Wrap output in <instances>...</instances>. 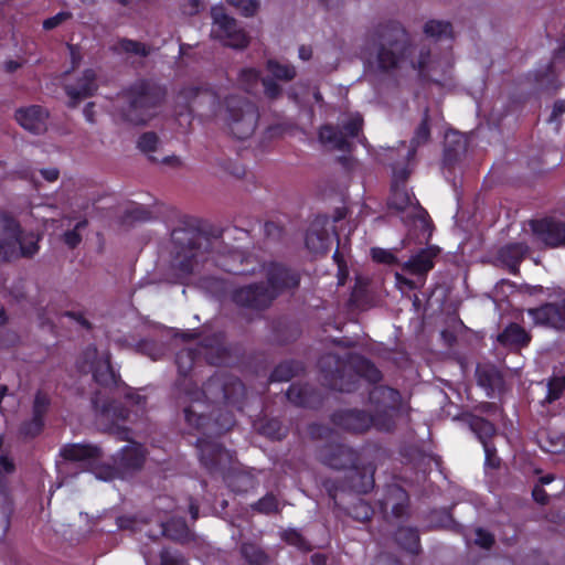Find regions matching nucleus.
<instances>
[{
    "mask_svg": "<svg viewBox=\"0 0 565 565\" xmlns=\"http://www.w3.org/2000/svg\"><path fill=\"white\" fill-rule=\"evenodd\" d=\"M228 484L236 491L246 490L248 487L253 486V480L249 476L245 473L234 475L228 478Z\"/></svg>",
    "mask_w": 565,
    "mask_h": 565,
    "instance_id": "57",
    "label": "nucleus"
},
{
    "mask_svg": "<svg viewBox=\"0 0 565 565\" xmlns=\"http://www.w3.org/2000/svg\"><path fill=\"white\" fill-rule=\"evenodd\" d=\"M363 128V117L355 113L345 115L340 119L338 127L326 125L319 131L320 141L331 148L348 151L351 148V139L359 138Z\"/></svg>",
    "mask_w": 565,
    "mask_h": 565,
    "instance_id": "10",
    "label": "nucleus"
},
{
    "mask_svg": "<svg viewBox=\"0 0 565 565\" xmlns=\"http://www.w3.org/2000/svg\"><path fill=\"white\" fill-rule=\"evenodd\" d=\"M468 540L486 550L490 548L494 543V536L490 532L481 527H477L473 531H471L468 536Z\"/></svg>",
    "mask_w": 565,
    "mask_h": 565,
    "instance_id": "48",
    "label": "nucleus"
},
{
    "mask_svg": "<svg viewBox=\"0 0 565 565\" xmlns=\"http://www.w3.org/2000/svg\"><path fill=\"white\" fill-rule=\"evenodd\" d=\"M177 366L181 379L178 381V390L183 394V403L191 404L184 407L186 423L194 428H202L210 425V417L205 415L206 404L214 406H236L245 396V386L236 377L230 374L220 373L212 376L202 391L194 390L191 380L186 379L188 373L194 364V352L190 349L181 350L177 354Z\"/></svg>",
    "mask_w": 565,
    "mask_h": 565,
    "instance_id": "2",
    "label": "nucleus"
},
{
    "mask_svg": "<svg viewBox=\"0 0 565 565\" xmlns=\"http://www.w3.org/2000/svg\"><path fill=\"white\" fill-rule=\"evenodd\" d=\"M198 447L203 466L212 472H224L231 468L233 457L214 440L199 439Z\"/></svg>",
    "mask_w": 565,
    "mask_h": 565,
    "instance_id": "16",
    "label": "nucleus"
},
{
    "mask_svg": "<svg viewBox=\"0 0 565 565\" xmlns=\"http://www.w3.org/2000/svg\"><path fill=\"white\" fill-rule=\"evenodd\" d=\"M529 250L524 243L508 244L499 250L500 260L507 265L512 273L518 271L519 264L522 262Z\"/></svg>",
    "mask_w": 565,
    "mask_h": 565,
    "instance_id": "29",
    "label": "nucleus"
},
{
    "mask_svg": "<svg viewBox=\"0 0 565 565\" xmlns=\"http://www.w3.org/2000/svg\"><path fill=\"white\" fill-rule=\"evenodd\" d=\"M50 398L45 393L38 392L33 402V416L30 420L22 423L20 434L24 438H34L44 426L43 417L49 408Z\"/></svg>",
    "mask_w": 565,
    "mask_h": 565,
    "instance_id": "20",
    "label": "nucleus"
},
{
    "mask_svg": "<svg viewBox=\"0 0 565 565\" xmlns=\"http://www.w3.org/2000/svg\"><path fill=\"white\" fill-rule=\"evenodd\" d=\"M415 52L416 44L409 32L396 20L373 25L366 35L363 51L367 67L385 76L411 70Z\"/></svg>",
    "mask_w": 565,
    "mask_h": 565,
    "instance_id": "3",
    "label": "nucleus"
},
{
    "mask_svg": "<svg viewBox=\"0 0 565 565\" xmlns=\"http://www.w3.org/2000/svg\"><path fill=\"white\" fill-rule=\"evenodd\" d=\"M15 119L21 127L33 134H41L46 130L47 113L41 106L34 105L18 109Z\"/></svg>",
    "mask_w": 565,
    "mask_h": 565,
    "instance_id": "22",
    "label": "nucleus"
},
{
    "mask_svg": "<svg viewBox=\"0 0 565 565\" xmlns=\"http://www.w3.org/2000/svg\"><path fill=\"white\" fill-rule=\"evenodd\" d=\"M254 509L260 513L269 514L278 511V501L275 495L266 494L264 498L258 500L254 505Z\"/></svg>",
    "mask_w": 565,
    "mask_h": 565,
    "instance_id": "53",
    "label": "nucleus"
},
{
    "mask_svg": "<svg viewBox=\"0 0 565 565\" xmlns=\"http://www.w3.org/2000/svg\"><path fill=\"white\" fill-rule=\"evenodd\" d=\"M370 402L375 406L373 416L356 409L341 411L333 415L334 424L354 433H363L371 426L390 431L394 427V415L399 404L398 392L386 386H375L370 392Z\"/></svg>",
    "mask_w": 565,
    "mask_h": 565,
    "instance_id": "4",
    "label": "nucleus"
},
{
    "mask_svg": "<svg viewBox=\"0 0 565 565\" xmlns=\"http://www.w3.org/2000/svg\"><path fill=\"white\" fill-rule=\"evenodd\" d=\"M148 535L152 539H157L160 535H167L168 537L175 541H184L189 536V529L183 520H173L168 524H159L157 531H149Z\"/></svg>",
    "mask_w": 565,
    "mask_h": 565,
    "instance_id": "31",
    "label": "nucleus"
},
{
    "mask_svg": "<svg viewBox=\"0 0 565 565\" xmlns=\"http://www.w3.org/2000/svg\"><path fill=\"white\" fill-rule=\"evenodd\" d=\"M437 253L433 248L422 249L402 264V270L416 279L423 278L426 281L427 274L434 268V258Z\"/></svg>",
    "mask_w": 565,
    "mask_h": 565,
    "instance_id": "21",
    "label": "nucleus"
},
{
    "mask_svg": "<svg viewBox=\"0 0 565 565\" xmlns=\"http://www.w3.org/2000/svg\"><path fill=\"white\" fill-rule=\"evenodd\" d=\"M407 501V493L402 488L391 486L385 498L380 500V505L386 516L391 513L395 518H401L406 512Z\"/></svg>",
    "mask_w": 565,
    "mask_h": 565,
    "instance_id": "23",
    "label": "nucleus"
},
{
    "mask_svg": "<svg viewBox=\"0 0 565 565\" xmlns=\"http://www.w3.org/2000/svg\"><path fill=\"white\" fill-rule=\"evenodd\" d=\"M145 460V451L141 445L137 443H130L122 448L120 452L119 461L116 460L117 476L120 475L121 470H135L139 469Z\"/></svg>",
    "mask_w": 565,
    "mask_h": 565,
    "instance_id": "24",
    "label": "nucleus"
},
{
    "mask_svg": "<svg viewBox=\"0 0 565 565\" xmlns=\"http://www.w3.org/2000/svg\"><path fill=\"white\" fill-rule=\"evenodd\" d=\"M178 99L186 104L190 113L204 121L223 118L224 100L221 102L213 90L188 87L179 94Z\"/></svg>",
    "mask_w": 565,
    "mask_h": 565,
    "instance_id": "9",
    "label": "nucleus"
},
{
    "mask_svg": "<svg viewBox=\"0 0 565 565\" xmlns=\"http://www.w3.org/2000/svg\"><path fill=\"white\" fill-rule=\"evenodd\" d=\"M565 388V376H554L547 384V396L546 401L552 403L559 398L561 394Z\"/></svg>",
    "mask_w": 565,
    "mask_h": 565,
    "instance_id": "51",
    "label": "nucleus"
},
{
    "mask_svg": "<svg viewBox=\"0 0 565 565\" xmlns=\"http://www.w3.org/2000/svg\"><path fill=\"white\" fill-rule=\"evenodd\" d=\"M527 313L537 324L565 329V299L559 302L543 305L540 308L529 309Z\"/></svg>",
    "mask_w": 565,
    "mask_h": 565,
    "instance_id": "18",
    "label": "nucleus"
},
{
    "mask_svg": "<svg viewBox=\"0 0 565 565\" xmlns=\"http://www.w3.org/2000/svg\"><path fill=\"white\" fill-rule=\"evenodd\" d=\"M302 370L301 364L296 362H284L279 364L271 373L273 382H287Z\"/></svg>",
    "mask_w": 565,
    "mask_h": 565,
    "instance_id": "40",
    "label": "nucleus"
},
{
    "mask_svg": "<svg viewBox=\"0 0 565 565\" xmlns=\"http://www.w3.org/2000/svg\"><path fill=\"white\" fill-rule=\"evenodd\" d=\"M429 116L428 109H425L424 117L419 126L415 130V135L411 141V150L408 152L409 156H414L416 148L425 145L429 140L430 129H429Z\"/></svg>",
    "mask_w": 565,
    "mask_h": 565,
    "instance_id": "38",
    "label": "nucleus"
},
{
    "mask_svg": "<svg viewBox=\"0 0 565 565\" xmlns=\"http://www.w3.org/2000/svg\"><path fill=\"white\" fill-rule=\"evenodd\" d=\"M118 525L121 529H129L134 532H137V531H142L145 522L125 516V518L118 519Z\"/></svg>",
    "mask_w": 565,
    "mask_h": 565,
    "instance_id": "63",
    "label": "nucleus"
},
{
    "mask_svg": "<svg viewBox=\"0 0 565 565\" xmlns=\"http://www.w3.org/2000/svg\"><path fill=\"white\" fill-rule=\"evenodd\" d=\"M264 86V94L268 99H277L281 96V87L271 78L265 77L262 79Z\"/></svg>",
    "mask_w": 565,
    "mask_h": 565,
    "instance_id": "58",
    "label": "nucleus"
},
{
    "mask_svg": "<svg viewBox=\"0 0 565 565\" xmlns=\"http://www.w3.org/2000/svg\"><path fill=\"white\" fill-rule=\"evenodd\" d=\"M331 245V237L327 230H324L319 223H315L310 226L306 236V246L312 253L321 254L326 253Z\"/></svg>",
    "mask_w": 565,
    "mask_h": 565,
    "instance_id": "28",
    "label": "nucleus"
},
{
    "mask_svg": "<svg viewBox=\"0 0 565 565\" xmlns=\"http://www.w3.org/2000/svg\"><path fill=\"white\" fill-rule=\"evenodd\" d=\"M266 68L274 78L282 82H290L297 75V71L294 65L288 63H280L276 60H268L266 63Z\"/></svg>",
    "mask_w": 565,
    "mask_h": 565,
    "instance_id": "36",
    "label": "nucleus"
},
{
    "mask_svg": "<svg viewBox=\"0 0 565 565\" xmlns=\"http://www.w3.org/2000/svg\"><path fill=\"white\" fill-rule=\"evenodd\" d=\"M97 89L96 74L92 70L84 72L83 77L76 86H66L65 90L75 106L82 98L90 96Z\"/></svg>",
    "mask_w": 565,
    "mask_h": 565,
    "instance_id": "26",
    "label": "nucleus"
},
{
    "mask_svg": "<svg viewBox=\"0 0 565 565\" xmlns=\"http://www.w3.org/2000/svg\"><path fill=\"white\" fill-rule=\"evenodd\" d=\"M395 540L399 546L411 553H417L419 537L417 532L411 527H399L395 533Z\"/></svg>",
    "mask_w": 565,
    "mask_h": 565,
    "instance_id": "37",
    "label": "nucleus"
},
{
    "mask_svg": "<svg viewBox=\"0 0 565 565\" xmlns=\"http://www.w3.org/2000/svg\"><path fill=\"white\" fill-rule=\"evenodd\" d=\"M535 77L539 86L542 89L552 90L558 87L556 83V76L551 65L546 66L544 71L537 72Z\"/></svg>",
    "mask_w": 565,
    "mask_h": 565,
    "instance_id": "49",
    "label": "nucleus"
},
{
    "mask_svg": "<svg viewBox=\"0 0 565 565\" xmlns=\"http://www.w3.org/2000/svg\"><path fill=\"white\" fill-rule=\"evenodd\" d=\"M451 68L452 61L449 55L433 53L427 43L416 44L411 70L417 71L423 77L440 83L447 78Z\"/></svg>",
    "mask_w": 565,
    "mask_h": 565,
    "instance_id": "11",
    "label": "nucleus"
},
{
    "mask_svg": "<svg viewBox=\"0 0 565 565\" xmlns=\"http://www.w3.org/2000/svg\"><path fill=\"white\" fill-rule=\"evenodd\" d=\"M60 455L68 461L82 462L85 465L96 478L100 480H111L116 478L117 470L113 466H99L102 450L97 446L85 444H67L64 445Z\"/></svg>",
    "mask_w": 565,
    "mask_h": 565,
    "instance_id": "12",
    "label": "nucleus"
},
{
    "mask_svg": "<svg viewBox=\"0 0 565 565\" xmlns=\"http://www.w3.org/2000/svg\"><path fill=\"white\" fill-rule=\"evenodd\" d=\"M201 353L211 364L222 363L227 355V348L223 341L222 335H214L211 339H205L201 345Z\"/></svg>",
    "mask_w": 565,
    "mask_h": 565,
    "instance_id": "30",
    "label": "nucleus"
},
{
    "mask_svg": "<svg viewBox=\"0 0 565 565\" xmlns=\"http://www.w3.org/2000/svg\"><path fill=\"white\" fill-rule=\"evenodd\" d=\"M396 287L402 291H408L414 289H420L424 287V279L408 278L401 273H395Z\"/></svg>",
    "mask_w": 565,
    "mask_h": 565,
    "instance_id": "50",
    "label": "nucleus"
},
{
    "mask_svg": "<svg viewBox=\"0 0 565 565\" xmlns=\"http://www.w3.org/2000/svg\"><path fill=\"white\" fill-rule=\"evenodd\" d=\"M12 508L4 488L0 489V541L4 539L10 527Z\"/></svg>",
    "mask_w": 565,
    "mask_h": 565,
    "instance_id": "42",
    "label": "nucleus"
},
{
    "mask_svg": "<svg viewBox=\"0 0 565 565\" xmlns=\"http://www.w3.org/2000/svg\"><path fill=\"white\" fill-rule=\"evenodd\" d=\"M476 377L478 384L486 390L488 396L492 395L502 386V376L493 365H478L476 370Z\"/></svg>",
    "mask_w": 565,
    "mask_h": 565,
    "instance_id": "27",
    "label": "nucleus"
},
{
    "mask_svg": "<svg viewBox=\"0 0 565 565\" xmlns=\"http://www.w3.org/2000/svg\"><path fill=\"white\" fill-rule=\"evenodd\" d=\"M529 226L536 243L551 248L565 247V224L561 220H532Z\"/></svg>",
    "mask_w": 565,
    "mask_h": 565,
    "instance_id": "14",
    "label": "nucleus"
},
{
    "mask_svg": "<svg viewBox=\"0 0 565 565\" xmlns=\"http://www.w3.org/2000/svg\"><path fill=\"white\" fill-rule=\"evenodd\" d=\"M19 233L18 222L0 211V264L19 257Z\"/></svg>",
    "mask_w": 565,
    "mask_h": 565,
    "instance_id": "17",
    "label": "nucleus"
},
{
    "mask_svg": "<svg viewBox=\"0 0 565 565\" xmlns=\"http://www.w3.org/2000/svg\"><path fill=\"white\" fill-rule=\"evenodd\" d=\"M260 74L257 70L242 68L237 76L238 85L247 93H254L258 86Z\"/></svg>",
    "mask_w": 565,
    "mask_h": 565,
    "instance_id": "45",
    "label": "nucleus"
},
{
    "mask_svg": "<svg viewBox=\"0 0 565 565\" xmlns=\"http://www.w3.org/2000/svg\"><path fill=\"white\" fill-rule=\"evenodd\" d=\"M211 36L218 40L223 45L243 50L249 44V36L239 23L228 15L222 6L211 8Z\"/></svg>",
    "mask_w": 565,
    "mask_h": 565,
    "instance_id": "8",
    "label": "nucleus"
},
{
    "mask_svg": "<svg viewBox=\"0 0 565 565\" xmlns=\"http://www.w3.org/2000/svg\"><path fill=\"white\" fill-rule=\"evenodd\" d=\"M320 460L333 469L354 467L356 454L344 445H328L320 449Z\"/></svg>",
    "mask_w": 565,
    "mask_h": 565,
    "instance_id": "19",
    "label": "nucleus"
},
{
    "mask_svg": "<svg viewBox=\"0 0 565 565\" xmlns=\"http://www.w3.org/2000/svg\"><path fill=\"white\" fill-rule=\"evenodd\" d=\"M111 51L117 55H124L126 58H142L150 55L152 46L131 39H118L113 45Z\"/></svg>",
    "mask_w": 565,
    "mask_h": 565,
    "instance_id": "25",
    "label": "nucleus"
},
{
    "mask_svg": "<svg viewBox=\"0 0 565 565\" xmlns=\"http://www.w3.org/2000/svg\"><path fill=\"white\" fill-rule=\"evenodd\" d=\"M128 106L124 109V117L134 125L148 122L158 113L164 93L147 82L136 83L126 94Z\"/></svg>",
    "mask_w": 565,
    "mask_h": 565,
    "instance_id": "6",
    "label": "nucleus"
},
{
    "mask_svg": "<svg viewBox=\"0 0 565 565\" xmlns=\"http://www.w3.org/2000/svg\"><path fill=\"white\" fill-rule=\"evenodd\" d=\"M259 7V0H243L237 9L243 15L253 17L257 13Z\"/></svg>",
    "mask_w": 565,
    "mask_h": 565,
    "instance_id": "61",
    "label": "nucleus"
},
{
    "mask_svg": "<svg viewBox=\"0 0 565 565\" xmlns=\"http://www.w3.org/2000/svg\"><path fill=\"white\" fill-rule=\"evenodd\" d=\"M160 145L161 141L154 132H145L138 140L139 150L147 154L152 161H159V158L152 153L159 150Z\"/></svg>",
    "mask_w": 565,
    "mask_h": 565,
    "instance_id": "39",
    "label": "nucleus"
},
{
    "mask_svg": "<svg viewBox=\"0 0 565 565\" xmlns=\"http://www.w3.org/2000/svg\"><path fill=\"white\" fill-rule=\"evenodd\" d=\"M371 254L372 258L377 263L386 265H394L397 263V258L392 250L375 247L372 248Z\"/></svg>",
    "mask_w": 565,
    "mask_h": 565,
    "instance_id": "55",
    "label": "nucleus"
},
{
    "mask_svg": "<svg viewBox=\"0 0 565 565\" xmlns=\"http://www.w3.org/2000/svg\"><path fill=\"white\" fill-rule=\"evenodd\" d=\"M282 539L290 545L298 546L299 548L306 547V542L302 536L295 530L285 531Z\"/></svg>",
    "mask_w": 565,
    "mask_h": 565,
    "instance_id": "62",
    "label": "nucleus"
},
{
    "mask_svg": "<svg viewBox=\"0 0 565 565\" xmlns=\"http://www.w3.org/2000/svg\"><path fill=\"white\" fill-rule=\"evenodd\" d=\"M287 398L299 406H312L311 392L307 386L292 384L287 391Z\"/></svg>",
    "mask_w": 565,
    "mask_h": 565,
    "instance_id": "43",
    "label": "nucleus"
},
{
    "mask_svg": "<svg viewBox=\"0 0 565 565\" xmlns=\"http://www.w3.org/2000/svg\"><path fill=\"white\" fill-rule=\"evenodd\" d=\"M241 553L243 557L252 565H266L269 561L267 554L256 544H243Z\"/></svg>",
    "mask_w": 565,
    "mask_h": 565,
    "instance_id": "41",
    "label": "nucleus"
},
{
    "mask_svg": "<svg viewBox=\"0 0 565 565\" xmlns=\"http://www.w3.org/2000/svg\"><path fill=\"white\" fill-rule=\"evenodd\" d=\"M78 369L83 373H92L94 380L100 385L116 383V374L110 364V354L107 350L98 351L96 347H87L79 360Z\"/></svg>",
    "mask_w": 565,
    "mask_h": 565,
    "instance_id": "13",
    "label": "nucleus"
},
{
    "mask_svg": "<svg viewBox=\"0 0 565 565\" xmlns=\"http://www.w3.org/2000/svg\"><path fill=\"white\" fill-rule=\"evenodd\" d=\"M202 284L203 287L212 294H218L225 290L223 281L218 278H204Z\"/></svg>",
    "mask_w": 565,
    "mask_h": 565,
    "instance_id": "64",
    "label": "nucleus"
},
{
    "mask_svg": "<svg viewBox=\"0 0 565 565\" xmlns=\"http://www.w3.org/2000/svg\"><path fill=\"white\" fill-rule=\"evenodd\" d=\"M140 351L151 358L152 360H158L162 355V349L151 341H143L139 344Z\"/></svg>",
    "mask_w": 565,
    "mask_h": 565,
    "instance_id": "59",
    "label": "nucleus"
},
{
    "mask_svg": "<svg viewBox=\"0 0 565 565\" xmlns=\"http://www.w3.org/2000/svg\"><path fill=\"white\" fill-rule=\"evenodd\" d=\"M72 18V13L71 12H58L57 14H55L54 17H51L46 20L43 21V28L45 30H53L54 28L58 26L60 24H62L63 22L70 20Z\"/></svg>",
    "mask_w": 565,
    "mask_h": 565,
    "instance_id": "60",
    "label": "nucleus"
},
{
    "mask_svg": "<svg viewBox=\"0 0 565 565\" xmlns=\"http://www.w3.org/2000/svg\"><path fill=\"white\" fill-rule=\"evenodd\" d=\"M87 226V221H79L73 230H70L63 234V241L70 248H75L82 241L79 231Z\"/></svg>",
    "mask_w": 565,
    "mask_h": 565,
    "instance_id": "52",
    "label": "nucleus"
},
{
    "mask_svg": "<svg viewBox=\"0 0 565 565\" xmlns=\"http://www.w3.org/2000/svg\"><path fill=\"white\" fill-rule=\"evenodd\" d=\"M150 218H151L150 211L141 205H137L131 209H128L121 217L122 223L126 225H134L139 222L149 221Z\"/></svg>",
    "mask_w": 565,
    "mask_h": 565,
    "instance_id": "47",
    "label": "nucleus"
},
{
    "mask_svg": "<svg viewBox=\"0 0 565 565\" xmlns=\"http://www.w3.org/2000/svg\"><path fill=\"white\" fill-rule=\"evenodd\" d=\"M232 232L247 235L243 230H226L207 234L196 228H177L171 234L172 266L178 269V278L183 279L194 273L200 262L207 260L205 254H220L216 264L225 271L234 275H260L266 277L267 285L252 284L236 289L233 301L242 307L265 309L282 291L294 289L299 285V276L277 263L260 264L254 256L246 255L237 247H230L225 238Z\"/></svg>",
    "mask_w": 565,
    "mask_h": 565,
    "instance_id": "1",
    "label": "nucleus"
},
{
    "mask_svg": "<svg viewBox=\"0 0 565 565\" xmlns=\"http://www.w3.org/2000/svg\"><path fill=\"white\" fill-rule=\"evenodd\" d=\"M319 366L328 384L340 392L352 391L358 377H364L373 383L381 380L380 371L360 355H350L344 362L333 354H328L321 358Z\"/></svg>",
    "mask_w": 565,
    "mask_h": 565,
    "instance_id": "5",
    "label": "nucleus"
},
{
    "mask_svg": "<svg viewBox=\"0 0 565 565\" xmlns=\"http://www.w3.org/2000/svg\"><path fill=\"white\" fill-rule=\"evenodd\" d=\"M394 178L395 181L388 199V206L397 212H406L407 217H418L424 222L425 220L422 216L423 210L418 206L416 199L405 188L404 181L407 178V173L402 171L401 174L395 173Z\"/></svg>",
    "mask_w": 565,
    "mask_h": 565,
    "instance_id": "15",
    "label": "nucleus"
},
{
    "mask_svg": "<svg viewBox=\"0 0 565 565\" xmlns=\"http://www.w3.org/2000/svg\"><path fill=\"white\" fill-rule=\"evenodd\" d=\"M262 431L264 435H266L273 439H280L285 436L284 428L281 427L280 423L275 419L267 422L262 427Z\"/></svg>",
    "mask_w": 565,
    "mask_h": 565,
    "instance_id": "56",
    "label": "nucleus"
},
{
    "mask_svg": "<svg viewBox=\"0 0 565 565\" xmlns=\"http://www.w3.org/2000/svg\"><path fill=\"white\" fill-rule=\"evenodd\" d=\"M498 341L503 345L519 348L526 345L530 341L527 333L518 324H510L498 335Z\"/></svg>",
    "mask_w": 565,
    "mask_h": 565,
    "instance_id": "32",
    "label": "nucleus"
},
{
    "mask_svg": "<svg viewBox=\"0 0 565 565\" xmlns=\"http://www.w3.org/2000/svg\"><path fill=\"white\" fill-rule=\"evenodd\" d=\"M15 470V465L9 450L3 447L2 437H0V489L6 487V479Z\"/></svg>",
    "mask_w": 565,
    "mask_h": 565,
    "instance_id": "46",
    "label": "nucleus"
},
{
    "mask_svg": "<svg viewBox=\"0 0 565 565\" xmlns=\"http://www.w3.org/2000/svg\"><path fill=\"white\" fill-rule=\"evenodd\" d=\"M354 469L350 471V487L355 492L366 493L374 486L373 469L365 468L363 470Z\"/></svg>",
    "mask_w": 565,
    "mask_h": 565,
    "instance_id": "33",
    "label": "nucleus"
},
{
    "mask_svg": "<svg viewBox=\"0 0 565 565\" xmlns=\"http://www.w3.org/2000/svg\"><path fill=\"white\" fill-rule=\"evenodd\" d=\"M423 31L427 38L436 41L448 40L452 38V28L449 22L441 20H429L424 24Z\"/></svg>",
    "mask_w": 565,
    "mask_h": 565,
    "instance_id": "34",
    "label": "nucleus"
},
{
    "mask_svg": "<svg viewBox=\"0 0 565 565\" xmlns=\"http://www.w3.org/2000/svg\"><path fill=\"white\" fill-rule=\"evenodd\" d=\"M470 428L478 436L480 441L483 444L488 460H490L491 450H490L486 439L494 435V433H495L494 426L490 422H488L483 418L473 417L470 422Z\"/></svg>",
    "mask_w": 565,
    "mask_h": 565,
    "instance_id": "35",
    "label": "nucleus"
},
{
    "mask_svg": "<svg viewBox=\"0 0 565 565\" xmlns=\"http://www.w3.org/2000/svg\"><path fill=\"white\" fill-rule=\"evenodd\" d=\"M222 120L234 137L247 139L257 128L259 111L257 106L245 97L228 95L224 98Z\"/></svg>",
    "mask_w": 565,
    "mask_h": 565,
    "instance_id": "7",
    "label": "nucleus"
},
{
    "mask_svg": "<svg viewBox=\"0 0 565 565\" xmlns=\"http://www.w3.org/2000/svg\"><path fill=\"white\" fill-rule=\"evenodd\" d=\"M39 239L40 237L33 233L22 235L20 232L18 241L19 257H32L35 255L39 250Z\"/></svg>",
    "mask_w": 565,
    "mask_h": 565,
    "instance_id": "44",
    "label": "nucleus"
},
{
    "mask_svg": "<svg viewBox=\"0 0 565 565\" xmlns=\"http://www.w3.org/2000/svg\"><path fill=\"white\" fill-rule=\"evenodd\" d=\"M373 513L372 508L364 501L359 500L353 507L350 509V514L359 520V521H367L370 520Z\"/></svg>",
    "mask_w": 565,
    "mask_h": 565,
    "instance_id": "54",
    "label": "nucleus"
}]
</instances>
